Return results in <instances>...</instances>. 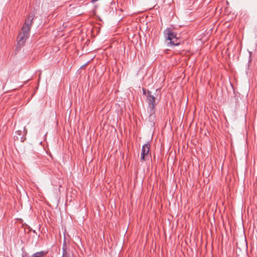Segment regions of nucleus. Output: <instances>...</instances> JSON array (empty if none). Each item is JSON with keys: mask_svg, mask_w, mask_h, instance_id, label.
Here are the masks:
<instances>
[{"mask_svg": "<svg viewBox=\"0 0 257 257\" xmlns=\"http://www.w3.org/2000/svg\"><path fill=\"white\" fill-rule=\"evenodd\" d=\"M62 257H67V250H63V254Z\"/></svg>", "mask_w": 257, "mask_h": 257, "instance_id": "0eeeda50", "label": "nucleus"}, {"mask_svg": "<svg viewBox=\"0 0 257 257\" xmlns=\"http://www.w3.org/2000/svg\"><path fill=\"white\" fill-rule=\"evenodd\" d=\"M66 248H67L66 244H65V243H64L63 244L62 250H66Z\"/></svg>", "mask_w": 257, "mask_h": 257, "instance_id": "6e6552de", "label": "nucleus"}, {"mask_svg": "<svg viewBox=\"0 0 257 257\" xmlns=\"http://www.w3.org/2000/svg\"><path fill=\"white\" fill-rule=\"evenodd\" d=\"M35 15L31 13L28 18L26 19L24 25L22 28V32H20L18 38V45L20 46L24 44L26 40L30 35V31L33 23V20Z\"/></svg>", "mask_w": 257, "mask_h": 257, "instance_id": "f257e3e1", "label": "nucleus"}, {"mask_svg": "<svg viewBox=\"0 0 257 257\" xmlns=\"http://www.w3.org/2000/svg\"><path fill=\"white\" fill-rule=\"evenodd\" d=\"M147 96L149 105H150V107L152 110H153L156 105L155 102L156 98L155 96L152 94V92L150 91H148Z\"/></svg>", "mask_w": 257, "mask_h": 257, "instance_id": "39448f33", "label": "nucleus"}, {"mask_svg": "<svg viewBox=\"0 0 257 257\" xmlns=\"http://www.w3.org/2000/svg\"><path fill=\"white\" fill-rule=\"evenodd\" d=\"M164 35L166 40L170 41V44L178 46L180 42L177 37V34L173 32L171 28H167L164 32Z\"/></svg>", "mask_w": 257, "mask_h": 257, "instance_id": "f03ea898", "label": "nucleus"}, {"mask_svg": "<svg viewBox=\"0 0 257 257\" xmlns=\"http://www.w3.org/2000/svg\"><path fill=\"white\" fill-rule=\"evenodd\" d=\"M46 252L44 251H41L40 252H37L34 254L32 255V257H42L44 255L46 254Z\"/></svg>", "mask_w": 257, "mask_h": 257, "instance_id": "423d86ee", "label": "nucleus"}, {"mask_svg": "<svg viewBox=\"0 0 257 257\" xmlns=\"http://www.w3.org/2000/svg\"><path fill=\"white\" fill-rule=\"evenodd\" d=\"M143 93L144 94H146V90L145 89H143Z\"/></svg>", "mask_w": 257, "mask_h": 257, "instance_id": "1a4fd4ad", "label": "nucleus"}, {"mask_svg": "<svg viewBox=\"0 0 257 257\" xmlns=\"http://www.w3.org/2000/svg\"><path fill=\"white\" fill-rule=\"evenodd\" d=\"M150 144L147 143L145 144L142 149V152L141 155V160L142 161H145L149 160V153L150 151Z\"/></svg>", "mask_w": 257, "mask_h": 257, "instance_id": "7ed1b4c3", "label": "nucleus"}, {"mask_svg": "<svg viewBox=\"0 0 257 257\" xmlns=\"http://www.w3.org/2000/svg\"><path fill=\"white\" fill-rule=\"evenodd\" d=\"M24 131L19 130L16 132V135L14 136V139L20 140L21 142H24L26 140V138L24 137L27 134V131L25 129V127L23 128Z\"/></svg>", "mask_w": 257, "mask_h": 257, "instance_id": "20e7f679", "label": "nucleus"}, {"mask_svg": "<svg viewBox=\"0 0 257 257\" xmlns=\"http://www.w3.org/2000/svg\"><path fill=\"white\" fill-rule=\"evenodd\" d=\"M152 117H154V116L152 114H150V118H152Z\"/></svg>", "mask_w": 257, "mask_h": 257, "instance_id": "9d476101", "label": "nucleus"}]
</instances>
